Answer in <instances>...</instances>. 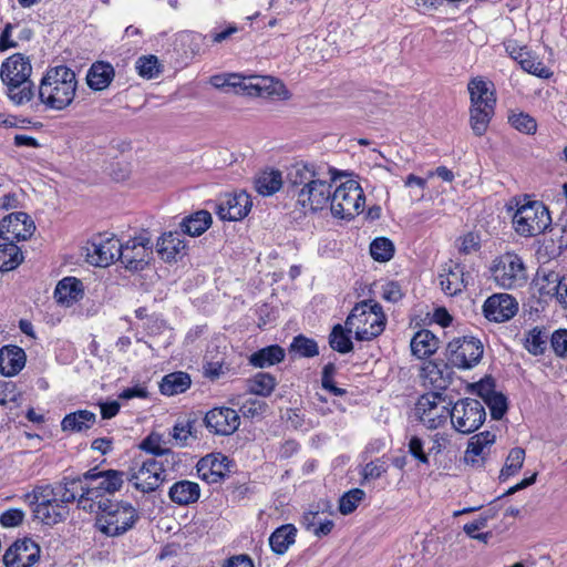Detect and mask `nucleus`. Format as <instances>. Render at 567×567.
I'll return each instance as SVG.
<instances>
[{
    "label": "nucleus",
    "mask_w": 567,
    "mask_h": 567,
    "mask_svg": "<svg viewBox=\"0 0 567 567\" xmlns=\"http://www.w3.org/2000/svg\"><path fill=\"white\" fill-rule=\"evenodd\" d=\"M252 203L246 192L225 194L213 203V209L223 220H241L250 212Z\"/></svg>",
    "instance_id": "17"
},
{
    "label": "nucleus",
    "mask_w": 567,
    "mask_h": 567,
    "mask_svg": "<svg viewBox=\"0 0 567 567\" xmlns=\"http://www.w3.org/2000/svg\"><path fill=\"white\" fill-rule=\"evenodd\" d=\"M89 248H148L152 244V237L148 230L142 229L126 244H123L113 233L102 231L93 234L87 239Z\"/></svg>",
    "instance_id": "20"
},
{
    "label": "nucleus",
    "mask_w": 567,
    "mask_h": 567,
    "mask_svg": "<svg viewBox=\"0 0 567 567\" xmlns=\"http://www.w3.org/2000/svg\"><path fill=\"white\" fill-rule=\"evenodd\" d=\"M84 296V286L75 277H64L58 281L53 297L58 305L62 307H72Z\"/></svg>",
    "instance_id": "25"
},
{
    "label": "nucleus",
    "mask_w": 567,
    "mask_h": 567,
    "mask_svg": "<svg viewBox=\"0 0 567 567\" xmlns=\"http://www.w3.org/2000/svg\"><path fill=\"white\" fill-rule=\"evenodd\" d=\"M297 529L291 524L278 527L269 537L271 550L277 555H284L296 542Z\"/></svg>",
    "instance_id": "37"
},
{
    "label": "nucleus",
    "mask_w": 567,
    "mask_h": 567,
    "mask_svg": "<svg viewBox=\"0 0 567 567\" xmlns=\"http://www.w3.org/2000/svg\"><path fill=\"white\" fill-rule=\"evenodd\" d=\"M43 487L51 489L50 497L55 498V502L59 504L66 506L69 503L78 502L82 483H80V477H78L65 483H59L55 486L44 485Z\"/></svg>",
    "instance_id": "36"
},
{
    "label": "nucleus",
    "mask_w": 567,
    "mask_h": 567,
    "mask_svg": "<svg viewBox=\"0 0 567 567\" xmlns=\"http://www.w3.org/2000/svg\"><path fill=\"white\" fill-rule=\"evenodd\" d=\"M484 403L489 408L491 415L494 420H501L507 411V400L502 393L488 391L482 394Z\"/></svg>",
    "instance_id": "45"
},
{
    "label": "nucleus",
    "mask_w": 567,
    "mask_h": 567,
    "mask_svg": "<svg viewBox=\"0 0 567 567\" xmlns=\"http://www.w3.org/2000/svg\"><path fill=\"white\" fill-rule=\"evenodd\" d=\"M206 426L216 434L230 435L239 426V415L230 408H215L205 415Z\"/></svg>",
    "instance_id": "23"
},
{
    "label": "nucleus",
    "mask_w": 567,
    "mask_h": 567,
    "mask_svg": "<svg viewBox=\"0 0 567 567\" xmlns=\"http://www.w3.org/2000/svg\"><path fill=\"white\" fill-rule=\"evenodd\" d=\"M511 125L524 134H534L537 130V123L534 117L526 113L513 114L508 118Z\"/></svg>",
    "instance_id": "54"
},
{
    "label": "nucleus",
    "mask_w": 567,
    "mask_h": 567,
    "mask_svg": "<svg viewBox=\"0 0 567 567\" xmlns=\"http://www.w3.org/2000/svg\"><path fill=\"white\" fill-rule=\"evenodd\" d=\"M49 487H35L28 498L34 504V517L47 525H54L62 522L69 514L68 506L59 504L55 498L50 497Z\"/></svg>",
    "instance_id": "14"
},
{
    "label": "nucleus",
    "mask_w": 567,
    "mask_h": 567,
    "mask_svg": "<svg viewBox=\"0 0 567 567\" xmlns=\"http://www.w3.org/2000/svg\"><path fill=\"white\" fill-rule=\"evenodd\" d=\"M125 481V473L117 470L97 471L91 468L80 476L82 483L78 498V507L97 516L110 508L114 495Z\"/></svg>",
    "instance_id": "2"
},
{
    "label": "nucleus",
    "mask_w": 567,
    "mask_h": 567,
    "mask_svg": "<svg viewBox=\"0 0 567 567\" xmlns=\"http://www.w3.org/2000/svg\"><path fill=\"white\" fill-rule=\"evenodd\" d=\"M483 344L474 337L453 339L446 347V359L452 367L468 370L478 364Z\"/></svg>",
    "instance_id": "13"
},
{
    "label": "nucleus",
    "mask_w": 567,
    "mask_h": 567,
    "mask_svg": "<svg viewBox=\"0 0 567 567\" xmlns=\"http://www.w3.org/2000/svg\"><path fill=\"white\" fill-rule=\"evenodd\" d=\"M165 477L163 464L154 458L144 461L138 468L131 470L126 475V480L142 493L154 492L165 481Z\"/></svg>",
    "instance_id": "16"
},
{
    "label": "nucleus",
    "mask_w": 567,
    "mask_h": 567,
    "mask_svg": "<svg viewBox=\"0 0 567 567\" xmlns=\"http://www.w3.org/2000/svg\"><path fill=\"white\" fill-rule=\"evenodd\" d=\"M547 293H554L557 302L564 308L567 309V275L563 276L560 281L556 282L550 289L543 288Z\"/></svg>",
    "instance_id": "60"
},
{
    "label": "nucleus",
    "mask_w": 567,
    "mask_h": 567,
    "mask_svg": "<svg viewBox=\"0 0 567 567\" xmlns=\"http://www.w3.org/2000/svg\"><path fill=\"white\" fill-rule=\"evenodd\" d=\"M24 513L18 508H11L6 511L0 516V523L4 527H14L22 523Z\"/></svg>",
    "instance_id": "64"
},
{
    "label": "nucleus",
    "mask_w": 567,
    "mask_h": 567,
    "mask_svg": "<svg viewBox=\"0 0 567 567\" xmlns=\"http://www.w3.org/2000/svg\"><path fill=\"white\" fill-rule=\"evenodd\" d=\"M486 419L484 404L475 399L458 400L451 410L450 420L453 429L462 434L478 430Z\"/></svg>",
    "instance_id": "10"
},
{
    "label": "nucleus",
    "mask_w": 567,
    "mask_h": 567,
    "mask_svg": "<svg viewBox=\"0 0 567 567\" xmlns=\"http://www.w3.org/2000/svg\"><path fill=\"white\" fill-rule=\"evenodd\" d=\"M25 365V352L18 346L0 349V373L4 377L17 375Z\"/></svg>",
    "instance_id": "26"
},
{
    "label": "nucleus",
    "mask_w": 567,
    "mask_h": 567,
    "mask_svg": "<svg viewBox=\"0 0 567 567\" xmlns=\"http://www.w3.org/2000/svg\"><path fill=\"white\" fill-rule=\"evenodd\" d=\"M141 449L154 455H171L166 441L159 433H151L141 444Z\"/></svg>",
    "instance_id": "49"
},
{
    "label": "nucleus",
    "mask_w": 567,
    "mask_h": 567,
    "mask_svg": "<svg viewBox=\"0 0 567 567\" xmlns=\"http://www.w3.org/2000/svg\"><path fill=\"white\" fill-rule=\"evenodd\" d=\"M491 271L496 284L505 289L522 287L527 280L523 260L512 252H506L496 259Z\"/></svg>",
    "instance_id": "12"
},
{
    "label": "nucleus",
    "mask_w": 567,
    "mask_h": 567,
    "mask_svg": "<svg viewBox=\"0 0 567 567\" xmlns=\"http://www.w3.org/2000/svg\"><path fill=\"white\" fill-rule=\"evenodd\" d=\"M96 422V415L89 410H79L66 414L61 421L64 432L80 433L91 429Z\"/></svg>",
    "instance_id": "31"
},
{
    "label": "nucleus",
    "mask_w": 567,
    "mask_h": 567,
    "mask_svg": "<svg viewBox=\"0 0 567 567\" xmlns=\"http://www.w3.org/2000/svg\"><path fill=\"white\" fill-rule=\"evenodd\" d=\"M39 558V545L30 538H23L14 542L6 550L3 563L7 567H31Z\"/></svg>",
    "instance_id": "18"
},
{
    "label": "nucleus",
    "mask_w": 567,
    "mask_h": 567,
    "mask_svg": "<svg viewBox=\"0 0 567 567\" xmlns=\"http://www.w3.org/2000/svg\"><path fill=\"white\" fill-rule=\"evenodd\" d=\"M210 82L217 89H233L235 93L250 96H276L282 100L290 96L281 81L268 75L231 73L213 76Z\"/></svg>",
    "instance_id": "4"
},
{
    "label": "nucleus",
    "mask_w": 567,
    "mask_h": 567,
    "mask_svg": "<svg viewBox=\"0 0 567 567\" xmlns=\"http://www.w3.org/2000/svg\"><path fill=\"white\" fill-rule=\"evenodd\" d=\"M385 321L382 307L372 300H364L351 310L346 327L349 332L354 330L357 340L369 341L383 332Z\"/></svg>",
    "instance_id": "6"
},
{
    "label": "nucleus",
    "mask_w": 567,
    "mask_h": 567,
    "mask_svg": "<svg viewBox=\"0 0 567 567\" xmlns=\"http://www.w3.org/2000/svg\"><path fill=\"white\" fill-rule=\"evenodd\" d=\"M545 339L543 331L539 328H534L527 333L524 346L529 353L538 355L544 353Z\"/></svg>",
    "instance_id": "51"
},
{
    "label": "nucleus",
    "mask_w": 567,
    "mask_h": 567,
    "mask_svg": "<svg viewBox=\"0 0 567 567\" xmlns=\"http://www.w3.org/2000/svg\"><path fill=\"white\" fill-rule=\"evenodd\" d=\"M282 186V176L279 171L262 172L255 179V188L262 196H271Z\"/></svg>",
    "instance_id": "40"
},
{
    "label": "nucleus",
    "mask_w": 567,
    "mask_h": 567,
    "mask_svg": "<svg viewBox=\"0 0 567 567\" xmlns=\"http://www.w3.org/2000/svg\"><path fill=\"white\" fill-rule=\"evenodd\" d=\"M495 442V435L488 431L481 432L471 437L465 451L464 460L467 464L478 463L477 457L484 454V450Z\"/></svg>",
    "instance_id": "38"
},
{
    "label": "nucleus",
    "mask_w": 567,
    "mask_h": 567,
    "mask_svg": "<svg viewBox=\"0 0 567 567\" xmlns=\"http://www.w3.org/2000/svg\"><path fill=\"white\" fill-rule=\"evenodd\" d=\"M467 90L471 99V106L484 105L489 103L491 99H496L493 82L485 80L482 76L473 78L468 84Z\"/></svg>",
    "instance_id": "33"
},
{
    "label": "nucleus",
    "mask_w": 567,
    "mask_h": 567,
    "mask_svg": "<svg viewBox=\"0 0 567 567\" xmlns=\"http://www.w3.org/2000/svg\"><path fill=\"white\" fill-rule=\"evenodd\" d=\"M385 472V463L380 460H375L365 464L362 471V476L364 480H377Z\"/></svg>",
    "instance_id": "62"
},
{
    "label": "nucleus",
    "mask_w": 567,
    "mask_h": 567,
    "mask_svg": "<svg viewBox=\"0 0 567 567\" xmlns=\"http://www.w3.org/2000/svg\"><path fill=\"white\" fill-rule=\"evenodd\" d=\"M212 225V215L208 210H198L182 219L179 228L185 236L197 237L205 233Z\"/></svg>",
    "instance_id": "34"
},
{
    "label": "nucleus",
    "mask_w": 567,
    "mask_h": 567,
    "mask_svg": "<svg viewBox=\"0 0 567 567\" xmlns=\"http://www.w3.org/2000/svg\"><path fill=\"white\" fill-rule=\"evenodd\" d=\"M285 359V350L272 344L265 347L249 357V363L255 368H267L281 362Z\"/></svg>",
    "instance_id": "39"
},
{
    "label": "nucleus",
    "mask_w": 567,
    "mask_h": 567,
    "mask_svg": "<svg viewBox=\"0 0 567 567\" xmlns=\"http://www.w3.org/2000/svg\"><path fill=\"white\" fill-rule=\"evenodd\" d=\"M22 394L17 390V386L13 382H2L0 383V405L9 406L12 404L13 406H19L21 403Z\"/></svg>",
    "instance_id": "52"
},
{
    "label": "nucleus",
    "mask_w": 567,
    "mask_h": 567,
    "mask_svg": "<svg viewBox=\"0 0 567 567\" xmlns=\"http://www.w3.org/2000/svg\"><path fill=\"white\" fill-rule=\"evenodd\" d=\"M76 90L75 72L61 64L45 71L38 86V97L47 110L64 111L73 103Z\"/></svg>",
    "instance_id": "3"
},
{
    "label": "nucleus",
    "mask_w": 567,
    "mask_h": 567,
    "mask_svg": "<svg viewBox=\"0 0 567 567\" xmlns=\"http://www.w3.org/2000/svg\"><path fill=\"white\" fill-rule=\"evenodd\" d=\"M525 460V451L522 447H514L509 451L505 465L503 466L499 480L506 481L519 472Z\"/></svg>",
    "instance_id": "43"
},
{
    "label": "nucleus",
    "mask_w": 567,
    "mask_h": 567,
    "mask_svg": "<svg viewBox=\"0 0 567 567\" xmlns=\"http://www.w3.org/2000/svg\"><path fill=\"white\" fill-rule=\"evenodd\" d=\"M451 401L439 392H431L419 398L415 414L427 429L442 426L451 415Z\"/></svg>",
    "instance_id": "11"
},
{
    "label": "nucleus",
    "mask_w": 567,
    "mask_h": 567,
    "mask_svg": "<svg viewBox=\"0 0 567 567\" xmlns=\"http://www.w3.org/2000/svg\"><path fill=\"white\" fill-rule=\"evenodd\" d=\"M561 277L555 271L545 270L544 268H539L537 271L536 286L538 288V292L540 296H550L554 297V293H547L543 288H551L556 285V282L560 281Z\"/></svg>",
    "instance_id": "55"
},
{
    "label": "nucleus",
    "mask_w": 567,
    "mask_h": 567,
    "mask_svg": "<svg viewBox=\"0 0 567 567\" xmlns=\"http://www.w3.org/2000/svg\"><path fill=\"white\" fill-rule=\"evenodd\" d=\"M331 348L340 353H348L352 351L353 344L350 337L346 333L340 324H337L329 337Z\"/></svg>",
    "instance_id": "47"
},
{
    "label": "nucleus",
    "mask_w": 567,
    "mask_h": 567,
    "mask_svg": "<svg viewBox=\"0 0 567 567\" xmlns=\"http://www.w3.org/2000/svg\"><path fill=\"white\" fill-rule=\"evenodd\" d=\"M35 230L34 221L23 213L17 212L6 216L0 221V238L2 246H16L17 243L29 239Z\"/></svg>",
    "instance_id": "15"
},
{
    "label": "nucleus",
    "mask_w": 567,
    "mask_h": 567,
    "mask_svg": "<svg viewBox=\"0 0 567 567\" xmlns=\"http://www.w3.org/2000/svg\"><path fill=\"white\" fill-rule=\"evenodd\" d=\"M495 105L496 99H491L489 103H484L482 106H471L470 124L476 136H482L486 133L489 122L495 113Z\"/></svg>",
    "instance_id": "28"
},
{
    "label": "nucleus",
    "mask_w": 567,
    "mask_h": 567,
    "mask_svg": "<svg viewBox=\"0 0 567 567\" xmlns=\"http://www.w3.org/2000/svg\"><path fill=\"white\" fill-rule=\"evenodd\" d=\"M365 493L360 488H353L347 492L339 502V511L343 515L351 514L364 498Z\"/></svg>",
    "instance_id": "50"
},
{
    "label": "nucleus",
    "mask_w": 567,
    "mask_h": 567,
    "mask_svg": "<svg viewBox=\"0 0 567 567\" xmlns=\"http://www.w3.org/2000/svg\"><path fill=\"white\" fill-rule=\"evenodd\" d=\"M412 354L419 359L432 355L439 348V339L430 330L417 331L410 343Z\"/></svg>",
    "instance_id": "32"
},
{
    "label": "nucleus",
    "mask_w": 567,
    "mask_h": 567,
    "mask_svg": "<svg viewBox=\"0 0 567 567\" xmlns=\"http://www.w3.org/2000/svg\"><path fill=\"white\" fill-rule=\"evenodd\" d=\"M266 410L267 403L258 399L247 400L240 408L243 415L251 419L261 416Z\"/></svg>",
    "instance_id": "59"
},
{
    "label": "nucleus",
    "mask_w": 567,
    "mask_h": 567,
    "mask_svg": "<svg viewBox=\"0 0 567 567\" xmlns=\"http://www.w3.org/2000/svg\"><path fill=\"white\" fill-rule=\"evenodd\" d=\"M198 476L209 483L221 482L230 473V461L221 454H210L200 458L196 465Z\"/></svg>",
    "instance_id": "22"
},
{
    "label": "nucleus",
    "mask_w": 567,
    "mask_h": 567,
    "mask_svg": "<svg viewBox=\"0 0 567 567\" xmlns=\"http://www.w3.org/2000/svg\"><path fill=\"white\" fill-rule=\"evenodd\" d=\"M422 377L434 389L444 390L450 384L451 370L443 362L430 361L423 367Z\"/></svg>",
    "instance_id": "30"
},
{
    "label": "nucleus",
    "mask_w": 567,
    "mask_h": 567,
    "mask_svg": "<svg viewBox=\"0 0 567 567\" xmlns=\"http://www.w3.org/2000/svg\"><path fill=\"white\" fill-rule=\"evenodd\" d=\"M137 509L128 502L114 501L96 516V526L104 535L115 537L130 530L138 519Z\"/></svg>",
    "instance_id": "8"
},
{
    "label": "nucleus",
    "mask_w": 567,
    "mask_h": 567,
    "mask_svg": "<svg viewBox=\"0 0 567 567\" xmlns=\"http://www.w3.org/2000/svg\"><path fill=\"white\" fill-rule=\"evenodd\" d=\"M24 258L22 250H0V271L14 270L23 262Z\"/></svg>",
    "instance_id": "53"
},
{
    "label": "nucleus",
    "mask_w": 567,
    "mask_h": 567,
    "mask_svg": "<svg viewBox=\"0 0 567 567\" xmlns=\"http://www.w3.org/2000/svg\"><path fill=\"white\" fill-rule=\"evenodd\" d=\"M156 245L157 248H187L188 243L185 240L183 230L178 227L163 233Z\"/></svg>",
    "instance_id": "46"
},
{
    "label": "nucleus",
    "mask_w": 567,
    "mask_h": 567,
    "mask_svg": "<svg viewBox=\"0 0 567 567\" xmlns=\"http://www.w3.org/2000/svg\"><path fill=\"white\" fill-rule=\"evenodd\" d=\"M518 311V302L508 293H495L486 299L483 312L487 320L506 322Z\"/></svg>",
    "instance_id": "19"
},
{
    "label": "nucleus",
    "mask_w": 567,
    "mask_h": 567,
    "mask_svg": "<svg viewBox=\"0 0 567 567\" xmlns=\"http://www.w3.org/2000/svg\"><path fill=\"white\" fill-rule=\"evenodd\" d=\"M519 65L527 73L536 75L542 79H548L551 74L550 71L546 68V65L532 51L528 54V56L522 60V63H519Z\"/></svg>",
    "instance_id": "48"
},
{
    "label": "nucleus",
    "mask_w": 567,
    "mask_h": 567,
    "mask_svg": "<svg viewBox=\"0 0 567 567\" xmlns=\"http://www.w3.org/2000/svg\"><path fill=\"white\" fill-rule=\"evenodd\" d=\"M550 341L553 350L558 357H567V330L555 331Z\"/></svg>",
    "instance_id": "61"
},
{
    "label": "nucleus",
    "mask_w": 567,
    "mask_h": 567,
    "mask_svg": "<svg viewBox=\"0 0 567 567\" xmlns=\"http://www.w3.org/2000/svg\"><path fill=\"white\" fill-rule=\"evenodd\" d=\"M289 352L300 358H313L319 354V349L313 339L299 334L290 343Z\"/></svg>",
    "instance_id": "42"
},
{
    "label": "nucleus",
    "mask_w": 567,
    "mask_h": 567,
    "mask_svg": "<svg viewBox=\"0 0 567 567\" xmlns=\"http://www.w3.org/2000/svg\"><path fill=\"white\" fill-rule=\"evenodd\" d=\"M127 251L128 250H115V252H113V250H86L85 260L94 267L102 268L110 266L115 260H121L126 269L134 271L142 270L146 265L144 258L137 259L131 257L125 254ZM130 251L132 252L133 250Z\"/></svg>",
    "instance_id": "21"
},
{
    "label": "nucleus",
    "mask_w": 567,
    "mask_h": 567,
    "mask_svg": "<svg viewBox=\"0 0 567 567\" xmlns=\"http://www.w3.org/2000/svg\"><path fill=\"white\" fill-rule=\"evenodd\" d=\"M288 190L303 214L324 209L331 198L334 171L324 164L298 162L287 175Z\"/></svg>",
    "instance_id": "1"
},
{
    "label": "nucleus",
    "mask_w": 567,
    "mask_h": 567,
    "mask_svg": "<svg viewBox=\"0 0 567 567\" xmlns=\"http://www.w3.org/2000/svg\"><path fill=\"white\" fill-rule=\"evenodd\" d=\"M115 76L114 68L109 62H94L86 73V83L94 91H102L110 86Z\"/></svg>",
    "instance_id": "27"
},
{
    "label": "nucleus",
    "mask_w": 567,
    "mask_h": 567,
    "mask_svg": "<svg viewBox=\"0 0 567 567\" xmlns=\"http://www.w3.org/2000/svg\"><path fill=\"white\" fill-rule=\"evenodd\" d=\"M409 453L421 464H429V452L424 451V442L421 437L412 435L408 443Z\"/></svg>",
    "instance_id": "57"
},
{
    "label": "nucleus",
    "mask_w": 567,
    "mask_h": 567,
    "mask_svg": "<svg viewBox=\"0 0 567 567\" xmlns=\"http://www.w3.org/2000/svg\"><path fill=\"white\" fill-rule=\"evenodd\" d=\"M192 380L188 373L176 371L163 377L159 390L162 394L172 396L186 392Z\"/></svg>",
    "instance_id": "35"
},
{
    "label": "nucleus",
    "mask_w": 567,
    "mask_h": 567,
    "mask_svg": "<svg viewBox=\"0 0 567 567\" xmlns=\"http://www.w3.org/2000/svg\"><path fill=\"white\" fill-rule=\"evenodd\" d=\"M276 384V378L266 372H258L247 381L249 393L259 396H269L275 390Z\"/></svg>",
    "instance_id": "41"
},
{
    "label": "nucleus",
    "mask_w": 567,
    "mask_h": 567,
    "mask_svg": "<svg viewBox=\"0 0 567 567\" xmlns=\"http://www.w3.org/2000/svg\"><path fill=\"white\" fill-rule=\"evenodd\" d=\"M138 75L144 79H155L159 75L162 69L156 55L140 56L135 63Z\"/></svg>",
    "instance_id": "44"
},
{
    "label": "nucleus",
    "mask_w": 567,
    "mask_h": 567,
    "mask_svg": "<svg viewBox=\"0 0 567 567\" xmlns=\"http://www.w3.org/2000/svg\"><path fill=\"white\" fill-rule=\"evenodd\" d=\"M551 224L548 208L539 200H527L518 205L513 216V227L523 237L543 234Z\"/></svg>",
    "instance_id": "7"
},
{
    "label": "nucleus",
    "mask_w": 567,
    "mask_h": 567,
    "mask_svg": "<svg viewBox=\"0 0 567 567\" xmlns=\"http://www.w3.org/2000/svg\"><path fill=\"white\" fill-rule=\"evenodd\" d=\"M168 496L177 505H188L198 501L200 488L195 482L182 480L171 486Z\"/></svg>",
    "instance_id": "29"
},
{
    "label": "nucleus",
    "mask_w": 567,
    "mask_h": 567,
    "mask_svg": "<svg viewBox=\"0 0 567 567\" xmlns=\"http://www.w3.org/2000/svg\"><path fill=\"white\" fill-rule=\"evenodd\" d=\"M439 277L442 290L449 296H454L467 286L470 274L465 272L463 265L450 260L442 266Z\"/></svg>",
    "instance_id": "24"
},
{
    "label": "nucleus",
    "mask_w": 567,
    "mask_h": 567,
    "mask_svg": "<svg viewBox=\"0 0 567 567\" xmlns=\"http://www.w3.org/2000/svg\"><path fill=\"white\" fill-rule=\"evenodd\" d=\"M193 422L190 421H178L171 432L172 439L178 446H186L187 440L193 435Z\"/></svg>",
    "instance_id": "56"
},
{
    "label": "nucleus",
    "mask_w": 567,
    "mask_h": 567,
    "mask_svg": "<svg viewBox=\"0 0 567 567\" xmlns=\"http://www.w3.org/2000/svg\"><path fill=\"white\" fill-rule=\"evenodd\" d=\"M236 32H238V27L235 23H229L224 30L213 29L209 34L205 35V39H209L213 43H221Z\"/></svg>",
    "instance_id": "63"
},
{
    "label": "nucleus",
    "mask_w": 567,
    "mask_h": 567,
    "mask_svg": "<svg viewBox=\"0 0 567 567\" xmlns=\"http://www.w3.org/2000/svg\"><path fill=\"white\" fill-rule=\"evenodd\" d=\"M404 296L402 287L396 281H388L382 285L381 288V298L388 302L396 303Z\"/></svg>",
    "instance_id": "58"
},
{
    "label": "nucleus",
    "mask_w": 567,
    "mask_h": 567,
    "mask_svg": "<svg viewBox=\"0 0 567 567\" xmlns=\"http://www.w3.org/2000/svg\"><path fill=\"white\" fill-rule=\"evenodd\" d=\"M31 74V62L22 53H14L2 62L0 79L7 87L8 97L14 105H23L33 97Z\"/></svg>",
    "instance_id": "5"
},
{
    "label": "nucleus",
    "mask_w": 567,
    "mask_h": 567,
    "mask_svg": "<svg viewBox=\"0 0 567 567\" xmlns=\"http://www.w3.org/2000/svg\"><path fill=\"white\" fill-rule=\"evenodd\" d=\"M331 214L340 219H352L363 212L365 197L360 184L349 179L331 190Z\"/></svg>",
    "instance_id": "9"
}]
</instances>
